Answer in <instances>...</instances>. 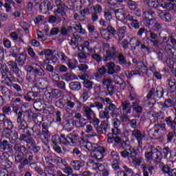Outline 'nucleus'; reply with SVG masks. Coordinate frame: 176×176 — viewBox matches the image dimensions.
<instances>
[{
  "mask_svg": "<svg viewBox=\"0 0 176 176\" xmlns=\"http://www.w3.org/2000/svg\"><path fill=\"white\" fill-rule=\"evenodd\" d=\"M80 132L78 130H74L71 133H69L67 136L65 134L62 133L59 137L58 135H54L52 137V142L54 144H57V142L59 140L60 144L63 145H80L83 146L85 144V139L80 135Z\"/></svg>",
  "mask_w": 176,
  "mask_h": 176,
  "instance_id": "obj_1",
  "label": "nucleus"
},
{
  "mask_svg": "<svg viewBox=\"0 0 176 176\" xmlns=\"http://www.w3.org/2000/svg\"><path fill=\"white\" fill-rule=\"evenodd\" d=\"M83 144L84 147L88 151H91V157L96 160L97 162H100V160H102L104 159V155H105V148L102 146H97L95 144H92L90 142H86Z\"/></svg>",
  "mask_w": 176,
  "mask_h": 176,
  "instance_id": "obj_2",
  "label": "nucleus"
},
{
  "mask_svg": "<svg viewBox=\"0 0 176 176\" xmlns=\"http://www.w3.org/2000/svg\"><path fill=\"white\" fill-rule=\"evenodd\" d=\"M144 157L147 162L154 160L155 162L160 163V160H162V153L159 151L157 148H155V146H151L150 151L145 152Z\"/></svg>",
  "mask_w": 176,
  "mask_h": 176,
  "instance_id": "obj_3",
  "label": "nucleus"
},
{
  "mask_svg": "<svg viewBox=\"0 0 176 176\" xmlns=\"http://www.w3.org/2000/svg\"><path fill=\"white\" fill-rule=\"evenodd\" d=\"M150 42L153 43V46L154 47H159V46H163L164 43H168V41L170 39V35L168 36H163L162 38V42H160V40L158 39L159 36L157 34L155 33V32L152 30L148 31Z\"/></svg>",
  "mask_w": 176,
  "mask_h": 176,
  "instance_id": "obj_4",
  "label": "nucleus"
},
{
  "mask_svg": "<svg viewBox=\"0 0 176 176\" xmlns=\"http://www.w3.org/2000/svg\"><path fill=\"white\" fill-rule=\"evenodd\" d=\"M130 45H131V49L132 50H137V49H140L141 50H146L147 53L150 54V53H152V51L151 50V47L149 46L146 45L142 43L140 39L135 38V37H132L130 41Z\"/></svg>",
  "mask_w": 176,
  "mask_h": 176,
  "instance_id": "obj_5",
  "label": "nucleus"
},
{
  "mask_svg": "<svg viewBox=\"0 0 176 176\" xmlns=\"http://www.w3.org/2000/svg\"><path fill=\"white\" fill-rule=\"evenodd\" d=\"M24 156L25 158L23 161L18 166V168L20 171L28 164L30 166H34V164H35V160L34 159V154H32V152H26Z\"/></svg>",
  "mask_w": 176,
  "mask_h": 176,
  "instance_id": "obj_6",
  "label": "nucleus"
},
{
  "mask_svg": "<svg viewBox=\"0 0 176 176\" xmlns=\"http://www.w3.org/2000/svg\"><path fill=\"white\" fill-rule=\"evenodd\" d=\"M118 46L112 45L108 50L106 51V54L103 56V61H109L112 60L118 54H120Z\"/></svg>",
  "mask_w": 176,
  "mask_h": 176,
  "instance_id": "obj_7",
  "label": "nucleus"
},
{
  "mask_svg": "<svg viewBox=\"0 0 176 176\" xmlns=\"http://www.w3.org/2000/svg\"><path fill=\"white\" fill-rule=\"evenodd\" d=\"M32 116V111H25L23 115V120L18 123V130L24 133V130L27 129V122L31 120V117Z\"/></svg>",
  "mask_w": 176,
  "mask_h": 176,
  "instance_id": "obj_8",
  "label": "nucleus"
},
{
  "mask_svg": "<svg viewBox=\"0 0 176 176\" xmlns=\"http://www.w3.org/2000/svg\"><path fill=\"white\" fill-rule=\"evenodd\" d=\"M35 6H37L40 13H43V14H46L50 10H53V4L50 1L37 2Z\"/></svg>",
  "mask_w": 176,
  "mask_h": 176,
  "instance_id": "obj_9",
  "label": "nucleus"
},
{
  "mask_svg": "<svg viewBox=\"0 0 176 176\" xmlns=\"http://www.w3.org/2000/svg\"><path fill=\"white\" fill-rule=\"evenodd\" d=\"M131 137L138 141L139 148H142V141L146 138V135L142 133L140 129H136L131 131Z\"/></svg>",
  "mask_w": 176,
  "mask_h": 176,
  "instance_id": "obj_10",
  "label": "nucleus"
},
{
  "mask_svg": "<svg viewBox=\"0 0 176 176\" xmlns=\"http://www.w3.org/2000/svg\"><path fill=\"white\" fill-rule=\"evenodd\" d=\"M25 69L27 71L26 74V80L30 82V83H36V82H39V80H45V78H38L32 72V69L30 68V65L25 66Z\"/></svg>",
  "mask_w": 176,
  "mask_h": 176,
  "instance_id": "obj_11",
  "label": "nucleus"
},
{
  "mask_svg": "<svg viewBox=\"0 0 176 176\" xmlns=\"http://www.w3.org/2000/svg\"><path fill=\"white\" fill-rule=\"evenodd\" d=\"M155 12L152 10L144 11L143 13V19L144 21L148 24V25H153L156 21V18H155Z\"/></svg>",
  "mask_w": 176,
  "mask_h": 176,
  "instance_id": "obj_12",
  "label": "nucleus"
},
{
  "mask_svg": "<svg viewBox=\"0 0 176 176\" xmlns=\"http://www.w3.org/2000/svg\"><path fill=\"white\" fill-rule=\"evenodd\" d=\"M153 129L154 130V133L153 134L154 137H156V134H159L160 135H165V134H167L166 123L155 124Z\"/></svg>",
  "mask_w": 176,
  "mask_h": 176,
  "instance_id": "obj_13",
  "label": "nucleus"
},
{
  "mask_svg": "<svg viewBox=\"0 0 176 176\" xmlns=\"http://www.w3.org/2000/svg\"><path fill=\"white\" fill-rule=\"evenodd\" d=\"M54 14L58 17V21H65V18L67 17V11H65V6L58 7L57 9L54 10ZM59 16L62 17L60 18Z\"/></svg>",
  "mask_w": 176,
  "mask_h": 176,
  "instance_id": "obj_14",
  "label": "nucleus"
},
{
  "mask_svg": "<svg viewBox=\"0 0 176 176\" xmlns=\"http://www.w3.org/2000/svg\"><path fill=\"white\" fill-rule=\"evenodd\" d=\"M29 68L36 76H45L46 75L45 69L38 63L34 64L33 66L29 65Z\"/></svg>",
  "mask_w": 176,
  "mask_h": 176,
  "instance_id": "obj_15",
  "label": "nucleus"
},
{
  "mask_svg": "<svg viewBox=\"0 0 176 176\" xmlns=\"http://www.w3.org/2000/svg\"><path fill=\"white\" fill-rule=\"evenodd\" d=\"M132 109L133 113H135L133 114V118H135V119H140V118H141V115L142 114V106L140 105L135 102H133L132 103Z\"/></svg>",
  "mask_w": 176,
  "mask_h": 176,
  "instance_id": "obj_16",
  "label": "nucleus"
},
{
  "mask_svg": "<svg viewBox=\"0 0 176 176\" xmlns=\"http://www.w3.org/2000/svg\"><path fill=\"white\" fill-rule=\"evenodd\" d=\"M5 135L8 138L10 144H15L17 143V140H19V132L16 131H10V132H6Z\"/></svg>",
  "mask_w": 176,
  "mask_h": 176,
  "instance_id": "obj_17",
  "label": "nucleus"
},
{
  "mask_svg": "<svg viewBox=\"0 0 176 176\" xmlns=\"http://www.w3.org/2000/svg\"><path fill=\"white\" fill-rule=\"evenodd\" d=\"M112 60L113 61H116L117 64L121 65V67H127V58H126V56L122 52H120L117 56Z\"/></svg>",
  "mask_w": 176,
  "mask_h": 176,
  "instance_id": "obj_18",
  "label": "nucleus"
},
{
  "mask_svg": "<svg viewBox=\"0 0 176 176\" xmlns=\"http://www.w3.org/2000/svg\"><path fill=\"white\" fill-rule=\"evenodd\" d=\"M32 134L36 140H41V141H45V138H43V135L42 131H41V128L38 125H34L32 127Z\"/></svg>",
  "mask_w": 176,
  "mask_h": 176,
  "instance_id": "obj_19",
  "label": "nucleus"
},
{
  "mask_svg": "<svg viewBox=\"0 0 176 176\" xmlns=\"http://www.w3.org/2000/svg\"><path fill=\"white\" fill-rule=\"evenodd\" d=\"M121 108L124 113H126V115H130L131 114V109L133 108V104L131 105V103L128 100H123L121 102Z\"/></svg>",
  "mask_w": 176,
  "mask_h": 176,
  "instance_id": "obj_20",
  "label": "nucleus"
},
{
  "mask_svg": "<svg viewBox=\"0 0 176 176\" xmlns=\"http://www.w3.org/2000/svg\"><path fill=\"white\" fill-rule=\"evenodd\" d=\"M96 130L99 135L107 134V131H108V122L105 120L102 121L100 124L96 127Z\"/></svg>",
  "mask_w": 176,
  "mask_h": 176,
  "instance_id": "obj_21",
  "label": "nucleus"
},
{
  "mask_svg": "<svg viewBox=\"0 0 176 176\" xmlns=\"http://www.w3.org/2000/svg\"><path fill=\"white\" fill-rule=\"evenodd\" d=\"M105 107L107 109L109 112L110 111V116H111V118H118V116H120V113L117 112L119 109H118V106H116L115 104L111 103Z\"/></svg>",
  "mask_w": 176,
  "mask_h": 176,
  "instance_id": "obj_22",
  "label": "nucleus"
},
{
  "mask_svg": "<svg viewBox=\"0 0 176 176\" xmlns=\"http://www.w3.org/2000/svg\"><path fill=\"white\" fill-rule=\"evenodd\" d=\"M91 108L93 107H91V104H89V106H84L82 107L84 115L85 118H87V120H91V119H93V115H96L94 111H93Z\"/></svg>",
  "mask_w": 176,
  "mask_h": 176,
  "instance_id": "obj_23",
  "label": "nucleus"
},
{
  "mask_svg": "<svg viewBox=\"0 0 176 176\" xmlns=\"http://www.w3.org/2000/svg\"><path fill=\"white\" fill-rule=\"evenodd\" d=\"M28 94L33 101H35L36 100L35 98H39L41 97V90L35 85L32 88V91L28 92Z\"/></svg>",
  "mask_w": 176,
  "mask_h": 176,
  "instance_id": "obj_24",
  "label": "nucleus"
},
{
  "mask_svg": "<svg viewBox=\"0 0 176 176\" xmlns=\"http://www.w3.org/2000/svg\"><path fill=\"white\" fill-rule=\"evenodd\" d=\"M158 16L160 17L162 21H165L166 23H170L173 19L171 14L167 11L160 10L158 12Z\"/></svg>",
  "mask_w": 176,
  "mask_h": 176,
  "instance_id": "obj_25",
  "label": "nucleus"
},
{
  "mask_svg": "<svg viewBox=\"0 0 176 176\" xmlns=\"http://www.w3.org/2000/svg\"><path fill=\"white\" fill-rule=\"evenodd\" d=\"M124 170H118L117 172V176H133L134 175V171L133 169L129 168L127 166L124 165Z\"/></svg>",
  "mask_w": 176,
  "mask_h": 176,
  "instance_id": "obj_26",
  "label": "nucleus"
},
{
  "mask_svg": "<svg viewBox=\"0 0 176 176\" xmlns=\"http://www.w3.org/2000/svg\"><path fill=\"white\" fill-rule=\"evenodd\" d=\"M13 127V122H12V120H10V119H6L3 122V131L5 134L6 133L12 131Z\"/></svg>",
  "mask_w": 176,
  "mask_h": 176,
  "instance_id": "obj_27",
  "label": "nucleus"
},
{
  "mask_svg": "<svg viewBox=\"0 0 176 176\" xmlns=\"http://www.w3.org/2000/svg\"><path fill=\"white\" fill-rule=\"evenodd\" d=\"M75 102L71 101V100H66V104L65 107V111L68 113V115H74L73 108H75Z\"/></svg>",
  "mask_w": 176,
  "mask_h": 176,
  "instance_id": "obj_28",
  "label": "nucleus"
},
{
  "mask_svg": "<svg viewBox=\"0 0 176 176\" xmlns=\"http://www.w3.org/2000/svg\"><path fill=\"white\" fill-rule=\"evenodd\" d=\"M27 60V54L25 52H22L19 54V55L15 58V61L17 63L19 67H23L25 64Z\"/></svg>",
  "mask_w": 176,
  "mask_h": 176,
  "instance_id": "obj_29",
  "label": "nucleus"
},
{
  "mask_svg": "<svg viewBox=\"0 0 176 176\" xmlns=\"http://www.w3.org/2000/svg\"><path fill=\"white\" fill-rule=\"evenodd\" d=\"M165 122L168 127L171 129V130L176 131V117L173 119V117L168 116L165 118Z\"/></svg>",
  "mask_w": 176,
  "mask_h": 176,
  "instance_id": "obj_30",
  "label": "nucleus"
},
{
  "mask_svg": "<svg viewBox=\"0 0 176 176\" xmlns=\"http://www.w3.org/2000/svg\"><path fill=\"white\" fill-rule=\"evenodd\" d=\"M0 72L1 74L2 79L8 78V74H12L10 69L8 67L6 64H2L0 63Z\"/></svg>",
  "mask_w": 176,
  "mask_h": 176,
  "instance_id": "obj_31",
  "label": "nucleus"
},
{
  "mask_svg": "<svg viewBox=\"0 0 176 176\" xmlns=\"http://www.w3.org/2000/svg\"><path fill=\"white\" fill-rule=\"evenodd\" d=\"M105 74H107V68H105V65H103L101 67L97 68L96 72L94 74L95 78L96 80L101 79Z\"/></svg>",
  "mask_w": 176,
  "mask_h": 176,
  "instance_id": "obj_32",
  "label": "nucleus"
},
{
  "mask_svg": "<svg viewBox=\"0 0 176 176\" xmlns=\"http://www.w3.org/2000/svg\"><path fill=\"white\" fill-rule=\"evenodd\" d=\"M63 171L65 173V174L63 173ZM72 173H74V170L72 169V167L68 166V165L67 166L62 169V171L61 170L56 171V174L58 176H69V175H71Z\"/></svg>",
  "mask_w": 176,
  "mask_h": 176,
  "instance_id": "obj_33",
  "label": "nucleus"
},
{
  "mask_svg": "<svg viewBox=\"0 0 176 176\" xmlns=\"http://www.w3.org/2000/svg\"><path fill=\"white\" fill-rule=\"evenodd\" d=\"M70 164L73 167L74 170L79 171L82 167L85 166V162L76 160L71 162Z\"/></svg>",
  "mask_w": 176,
  "mask_h": 176,
  "instance_id": "obj_34",
  "label": "nucleus"
},
{
  "mask_svg": "<svg viewBox=\"0 0 176 176\" xmlns=\"http://www.w3.org/2000/svg\"><path fill=\"white\" fill-rule=\"evenodd\" d=\"M114 13L116 19L120 21L126 20V12L123 9L115 10Z\"/></svg>",
  "mask_w": 176,
  "mask_h": 176,
  "instance_id": "obj_35",
  "label": "nucleus"
},
{
  "mask_svg": "<svg viewBox=\"0 0 176 176\" xmlns=\"http://www.w3.org/2000/svg\"><path fill=\"white\" fill-rule=\"evenodd\" d=\"M118 43H120L123 39H124V36L126 35V32H127V28L126 26L120 27L118 29Z\"/></svg>",
  "mask_w": 176,
  "mask_h": 176,
  "instance_id": "obj_36",
  "label": "nucleus"
},
{
  "mask_svg": "<svg viewBox=\"0 0 176 176\" xmlns=\"http://www.w3.org/2000/svg\"><path fill=\"white\" fill-rule=\"evenodd\" d=\"M7 65L10 67V69H12V72L14 74H19L20 72V69L17 65L16 60H9L7 62Z\"/></svg>",
  "mask_w": 176,
  "mask_h": 176,
  "instance_id": "obj_37",
  "label": "nucleus"
},
{
  "mask_svg": "<svg viewBox=\"0 0 176 176\" xmlns=\"http://www.w3.org/2000/svg\"><path fill=\"white\" fill-rule=\"evenodd\" d=\"M131 162L135 166H141L142 163L143 158L140 155H131Z\"/></svg>",
  "mask_w": 176,
  "mask_h": 176,
  "instance_id": "obj_38",
  "label": "nucleus"
},
{
  "mask_svg": "<svg viewBox=\"0 0 176 176\" xmlns=\"http://www.w3.org/2000/svg\"><path fill=\"white\" fill-rule=\"evenodd\" d=\"M31 118H32L33 121L37 126H41L42 124V122H43V116H41V113H32Z\"/></svg>",
  "mask_w": 176,
  "mask_h": 176,
  "instance_id": "obj_39",
  "label": "nucleus"
},
{
  "mask_svg": "<svg viewBox=\"0 0 176 176\" xmlns=\"http://www.w3.org/2000/svg\"><path fill=\"white\" fill-rule=\"evenodd\" d=\"M69 87L73 91H79L82 89V84L78 81H72L69 84Z\"/></svg>",
  "mask_w": 176,
  "mask_h": 176,
  "instance_id": "obj_40",
  "label": "nucleus"
},
{
  "mask_svg": "<svg viewBox=\"0 0 176 176\" xmlns=\"http://www.w3.org/2000/svg\"><path fill=\"white\" fill-rule=\"evenodd\" d=\"M164 52L165 54H168V56H172L173 58H176V56L174 55V53H173V49H174V47L171 44L167 43L164 47Z\"/></svg>",
  "mask_w": 176,
  "mask_h": 176,
  "instance_id": "obj_41",
  "label": "nucleus"
},
{
  "mask_svg": "<svg viewBox=\"0 0 176 176\" xmlns=\"http://www.w3.org/2000/svg\"><path fill=\"white\" fill-rule=\"evenodd\" d=\"M116 91V87L115 85H113L112 84H108L107 85L106 88L104 89V96H113V94Z\"/></svg>",
  "mask_w": 176,
  "mask_h": 176,
  "instance_id": "obj_42",
  "label": "nucleus"
},
{
  "mask_svg": "<svg viewBox=\"0 0 176 176\" xmlns=\"http://www.w3.org/2000/svg\"><path fill=\"white\" fill-rule=\"evenodd\" d=\"M104 66L106 68H107V72L109 75H114V74L116 72L115 71V67H116V64L114 63V62H109Z\"/></svg>",
  "mask_w": 176,
  "mask_h": 176,
  "instance_id": "obj_43",
  "label": "nucleus"
},
{
  "mask_svg": "<svg viewBox=\"0 0 176 176\" xmlns=\"http://www.w3.org/2000/svg\"><path fill=\"white\" fill-rule=\"evenodd\" d=\"M54 171H55L54 165L52 163H50L49 166L44 168V173L45 176H47V175L56 176V175H54Z\"/></svg>",
  "mask_w": 176,
  "mask_h": 176,
  "instance_id": "obj_44",
  "label": "nucleus"
},
{
  "mask_svg": "<svg viewBox=\"0 0 176 176\" xmlns=\"http://www.w3.org/2000/svg\"><path fill=\"white\" fill-rule=\"evenodd\" d=\"M99 118L100 119H106L107 122H108V120L111 119V115H109V111L106 107H104V110H101L99 112Z\"/></svg>",
  "mask_w": 176,
  "mask_h": 176,
  "instance_id": "obj_45",
  "label": "nucleus"
},
{
  "mask_svg": "<svg viewBox=\"0 0 176 176\" xmlns=\"http://www.w3.org/2000/svg\"><path fill=\"white\" fill-rule=\"evenodd\" d=\"M82 41V37L78 34H73V38H72L69 45L71 46H79V42Z\"/></svg>",
  "mask_w": 176,
  "mask_h": 176,
  "instance_id": "obj_46",
  "label": "nucleus"
},
{
  "mask_svg": "<svg viewBox=\"0 0 176 176\" xmlns=\"http://www.w3.org/2000/svg\"><path fill=\"white\" fill-rule=\"evenodd\" d=\"M74 31L72 26H67V28L63 26L60 28V34L63 36H69V34Z\"/></svg>",
  "mask_w": 176,
  "mask_h": 176,
  "instance_id": "obj_47",
  "label": "nucleus"
},
{
  "mask_svg": "<svg viewBox=\"0 0 176 176\" xmlns=\"http://www.w3.org/2000/svg\"><path fill=\"white\" fill-rule=\"evenodd\" d=\"M91 93L90 91L83 89L82 90L81 96L80 97V100L82 101V102H86L89 98H90Z\"/></svg>",
  "mask_w": 176,
  "mask_h": 176,
  "instance_id": "obj_48",
  "label": "nucleus"
},
{
  "mask_svg": "<svg viewBox=\"0 0 176 176\" xmlns=\"http://www.w3.org/2000/svg\"><path fill=\"white\" fill-rule=\"evenodd\" d=\"M14 150L16 152H19V153H24L25 151H27V147L25 146L22 145L21 143H15L14 144Z\"/></svg>",
  "mask_w": 176,
  "mask_h": 176,
  "instance_id": "obj_49",
  "label": "nucleus"
},
{
  "mask_svg": "<svg viewBox=\"0 0 176 176\" xmlns=\"http://www.w3.org/2000/svg\"><path fill=\"white\" fill-rule=\"evenodd\" d=\"M0 144L1 145L2 151H9L10 149H12V148H13V146L10 143H9V141L6 140H1L0 142Z\"/></svg>",
  "mask_w": 176,
  "mask_h": 176,
  "instance_id": "obj_50",
  "label": "nucleus"
},
{
  "mask_svg": "<svg viewBox=\"0 0 176 176\" xmlns=\"http://www.w3.org/2000/svg\"><path fill=\"white\" fill-rule=\"evenodd\" d=\"M42 133L43 137L45 140H47V137H49V125L47 124V122H43L42 123Z\"/></svg>",
  "mask_w": 176,
  "mask_h": 176,
  "instance_id": "obj_51",
  "label": "nucleus"
},
{
  "mask_svg": "<svg viewBox=\"0 0 176 176\" xmlns=\"http://www.w3.org/2000/svg\"><path fill=\"white\" fill-rule=\"evenodd\" d=\"M155 96L157 98H164V89L162 86H158L155 89Z\"/></svg>",
  "mask_w": 176,
  "mask_h": 176,
  "instance_id": "obj_52",
  "label": "nucleus"
},
{
  "mask_svg": "<svg viewBox=\"0 0 176 176\" xmlns=\"http://www.w3.org/2000/svg\"><path fill=\"white\" fill-rule=\"evenodd\" d=\"M129 152H131V156H140L141 151H140V146L133 147L130 146L129 148Z\"/></svg>",
  "mask_w": 176,
  "mask_h": 176,
  "instance_id": "obj_53",
  "label": "nucleus"
},
{
  "mask_svg": "<svg viewBox=\"0 0 176 176\" xmlns=\"http://www.w3.org/2000/svg\"><path fill=\"white\" fill-rule=\"evenodd\" d=\"M175 134L176 131L174 132V131L169 132L166 135V142L167 144H171V142H173L175 141Z\"/></svg>",
  "mask_w": 176,
  "mask_h": 176,
  "instance_id": "obj_54",
  "label": "nucleus"
},
{
  "mask_svg": "<svg viewBox=\"0 0 176 176\" xmlns=\"http://www.w3.org/2000/svg\"><path fill=\"white\" fill-rule=\"evenodd\" d=\"M85 133L89 134L91 137H97V133L94 132V129L91 124L86 125Z\"/></svg>",
  "mask_w": 176,
  "mask_h": 176,
  "instance_id": "obj_55",
  "label": "nucleus"
},
{
  "mask_svg": "<svg viewBox=\"0 0 176 176\" xmlns=\"http://www.w3.org/2000/svg\"><path fill=\"white\" fill-rule=\"evenodd\" d=\"M126 5L130 10H135L138 9V3L133 0H127Z\"/></svg>",
  "mask_w": 176,
  "mask_h": 176,
  "instance_id": "obj_56",
  "label": "nucleus"
},
{
  "mask_svg": "<svg viewBox=\"0 0 176 176\" xmlns=\"http://www.w3.org/2000/svg\"><path fill=\"white\" fill-rule=\"evenodd\" d=\"M19 52H20V48L17 46H14L10 49L9 55L10 57L16 58L19 55Z\"/></svg>",
  "mask_w": 176,
  "mask_h": 176,
  "instance_id": "obj_57",
  "label": "nucleus"
},
{
  "mask_svg": "<svg viewBox=\"0 0 176 176\" xmlns=\"http://www.w3.org/2000/svg\"><path fill=\"white\" fill-rule=\"evenodd\" d=\"M87 166L89 167H92L94 170H100V167H101L102 164L100 163L95 162L93 160H89L87 162Z\"/></svg>",
  "mask_w": 176,
  "mask_h": 176,
  "instance_id": "obj_58",
  "label": "nucleus"
},
{
  "mask_svg": "<svg viewBox=\"0 0 176 176\" xmlns=\"http://www.w3.org/2000/svg\"><path fill=\"white\" fill-rule=\"evenodd\" d=\"M42 105V102H41L39 98L36 99L33 103V107L36 111H42V109H43V107Z\"/></svg>",
  "mask_w": 176,
  "mask_h": 176,
  "instance_id": "obj_59",
  "label": "nucleus"
},
{
  "mask_svg": "<svg viewBox=\"0 0 176 176\" xmlns=\"http://www.w3.org/2000/svg\"><path fill=\"white\" fill-rule=\"evenodd\" d=\"M65 80L67 82H70L71 80H75V79H78V77L74 73H66L65 75Z\"/></svg>",
  "mask_w": 176,
  "mask_h": 176,
  "instance_id": "obj_60",
  "label": "nucleus"
},
{
  "mask_svg": "<svg viewBox=\"0 0 176 176\" xmlns=\"http://www.w3.org/2000/svg\"><path fill=\"white\" fill-rule=\"evenodd\" d=\"M66 102L67 100L64 98H60L56 102V105L58 108H65Z\"/></svg>",
  "mask_w": 176,
  "mask_h": 176,
  "instance_id": "obj_61",
  "label": "nucleus"
},
{
  "mask_svg": "<svg viewBox=\"0 0 176 176\" xmlns=\"http://www.w3.org/2000/svg\"><path fill=\"white\" fill-rule=\"evenodd\" d=\"M74 30H76L77 32H79V34H81V35H85V34H86V30L83 29L82 24L79 23L76 24V27H74Z\"/></svg>",
  "mask_w": 176,
  "mask_h": 176,
  "instance_id": "obj_62",
  "label": "nucleus"
},
{
  "mask_svg": "<svg viewBox=\"0 0 176 176\" xmlns=\"http://www.w3.org/2000/svg\"><path fill=\"white\" fill-rule=\"evenodd\" d=\"M162 6L164 9H167L168 10H174V8H175V4L171 2L164 3L162 4Z\"/></svg>",
  "mask_w": 176,
  "mask_h": 176,
  "instance_id": "obj_63",
  "label": "nucleus"
},
{
  "mask_svg": "<svg viewBox=\"0 0 176 176\" xmlns=\"http://www.w3.org/2000/svg\"><path fill=\"white\" fill-rule=\"evenodd\" d=\"M164 111H166V108H171L173 105H174V101L170 98L166 99L164 102Z\"/></svg>",
  "mask_w": 176,
  "mask_h": 176,
  "instance_id": "obj_64",
  "label": "nucleus"
}]
</instances>
